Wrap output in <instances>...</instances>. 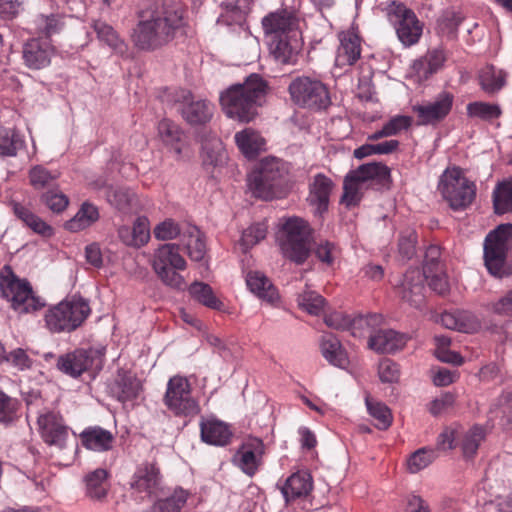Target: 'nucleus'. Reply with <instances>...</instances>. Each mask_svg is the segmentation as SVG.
Instances as JSON below:
<instances>
[{"label": "nucleus", "instance_id": "1", "mask_svg": "<svg viewBox=\"0 0 512 512\" xmlns=\"http://www.w3.org/2000/svg\"><path fill=\"white\" fill-rule=\"evenodd\" d=\"M184 11L181 6L163 5L143 14L134 29L135 45L143 50L155 49L172 40L184 26Z\"/></svg>", "mask_w": 512, "mask_h": 512}, {"label": "nucleus", "instance_id": "2", "mask_svg": "<svg viewBox=\"0 0 512 512\" xmlns=\"http://www.w3.org/2000/svg\"><path fill=\"white\" fill-rule=\"evenodd\" d=\"M266 93V84L256 74L250 75L243 84L233 85L220 95L225 115L239 122H249L257 115V107Z\"/></svg>", "mask_w": 512, "mask_h": 512}, {"label": "nucleus", "instance_id": "3", "mask_svg": "<svg viewBox=\"0 0 512 512\" xmlns=\"http://www.w3.org/2000/svg\"><path fill=\"white\" fill-rule=\"evenodd\" d=\"M288 169L283 161L267 157L248 175L247 186L253 196L271 200L285 194V177Z\"/></svg>", "mask_w": 512, "mask_h": 512}, {"label": "nucleus", "instance_id": "4", "mask_svg": "<svg viewBox=\"0 0 512 512\" xmlns=\"http://www.w3.org/2000/svg\"><path fill=\"white\" fill-rule=\"evenodd\" d=\"M484 264L488 272L502 278L509 274L508 259L512 251V224H500L484 240Z\"/></svg>", "mask_w": 512, "mask_h": 512}, {"label": "nucleus", "instance_id": "5", "mask_svg": "<svg viewBox=\"0 0 512 512\" xmlns=\"http://www.w3.org/2000/svg\"><path fill=\"white\" fill-rule=\"evenodd\" d=\"M310 234V227L305 220L289 217L281 222L277 241L287 258L301 264L310 252Z\"/></svg>", "mask_w": 512, "mask_h": 512}, {"label": "nucleus", "instance_id": "6", "mask_svg": "<svg viewBox=\"0 0 512 512\" xmlns=\"http://www.w3.org/2000/svg\"><path fill=\"white\" fill-rule=\"evenodd\" d=\"M187 262L180 254V247L175 243L159 246L153 253L152 268L158 278L174 289H182L185 280L180 272L185 270Z\"/></svg>", "mask_w": 512, "mask_h": 512}, {"label": "nucleus", "instance_id": "7", "mask_svg": "<svg viewBox=\"0 0 512 512\" xmlns=\"http://www.w3.org/2000/svg\"><path fill=\"white\" fill-rule=\"evenodd\" d=\"M89 313V305L84 300H65L51 307L44 320L52 333L71 332L83 323Z\"/></svg>", "mask_w": 512, "mask_h": 512}, {"label": "nucleus", "instance_id": "8", "mask_svg": "<svg viewBox=\"0 0 512 512\" xmlns=\"http://www.w3.org/2000/svg\"><path fill=\"white\" fill-rule=\"evenodd\" d=\"M390 176L389 168L382 163H367L348 173L344 179L342 203L347 207L356 206L370 181H384Z\"/></svg>", "mask_w": 512, "mask_h": 512}, {"label": "nucleus", "instance_id": "9", "mask_svg": "<svg viewBox=\"0 0 512 512\" xmlns=\"http://www.w3.org/2000/svg\"><path fill=\"white\" fill-rule=\"evenodd\" d=\"M438 189L454 210L469 206L476 195L475 184L458 167L447 168L443 172Z\"/></svg>", "mask_w": 512, "mask_h": 512}, {"label": "nucleus", "instance_id": "10", "mask_svg": "<svg viewBox=\"0 0 512 512\" xmlns=\"http://www.w3.org/2000/svg\"><path fill=\"white\" fill-rule=\"evenodd\" d=\"M162 101L176 107L183 119L191 125L205 124L213 115V105L204 99L195 98L185 89H167Z\"/></svg>", "mask_w": 512, "mask_h": 512}, {"label": "nucleus", "instance_id": "11", "mask_svg": "<svg viewBox=\"0 0 512 512\" xmlns=\"http://www.w3.org/2000/svg\"><path fill=\"white\" fill-rule=\"evenodd\" d=\"M292 101L304 108L320 110L331 103L327 86L317 77L299 76L288 87Z\"/></svg>", "mask_w": 512, "mask_h": 512}, {"label": "nucleus", "instance_id": "12", "mask_svg": "<svg viewBox=\"0 0 512 512\" xmlns=\"http://www.w3.org/2000/svg\"><path fill=\"white\" fill-rule=\"evenodd\" d=\"M0 289L3 297L19 313L37 311L44 306V303L33 295L29 283L18 279L8 266L1 272Z\"/></svg>", "mask_w": 512, "mask_h": 512}, {"label": "nucleus", "instance_id": "13", "mask_svg": "<svg viewBox=\"0 0 512 512\" xmlns=\"http://www.w3.org/2000/svg\"><path fill=\"white\" fill-rule=\"evenodd\" d=\"M105 348L77 349L58 358L57 367L66 375L79 377L88 370H101L104 362Z\"/></svg>", "mask_w": 512, "mask_h": 512}, {"label": "nucleus", "instance_id": "14", "mask_svg": "<svg viewBox=\"0 0 512 512\" xmlns=\"http://www.w3.org/2000/svg\"><path fill=\"white\" fill-rule=\"evenodd\" d=\"M164 403L175 415L194 416L200 411L197 401L192 397L188 379L182 376L169 379Z\"/></svg>", "mask_w": 512, "mask_h": 512}, {"label": "nucleus", "instance_id": "15", "mask_svg": "<svg viewBox=\"0 0 512 512\" xmlns=\"http://www.w3.org/2000/svg\"><path fill=\"white\" fill-rule=\"evenodd\" d=\"M389 19L396 29L398 39L405 46L416 44L422 35V25L415 13L402 3L393 2L389 7Z\"/></svg>", "mask_w": 512, "mask_h": 512}, {"label": "nucleus", "instance_id": "16", "mask_svg": "<svg viewBox=\"0 0 512 512\" xmlns=\"http://www.w3.org/2000/svg\"><path fill=\"white\" fill-rule=\"evenodd\" d=\"M56 49L50 39L33 37L28 39L22 48L24 64L32 70H41L51 64Z\"/></svg>", "mask_w": 512, "mask_h": 512}, {"label": "nucleus", "instance_id": "17", "mask_svg": "<svg viewBox=\"0 0 512 512\" xmlns=\"http://www.w3.org/2000/svg\"><path fill=\"white\" fill-rule=\"evenodd\" d=\"M265 445L260 438H247L234 455L233 461L248 476L256 474L263 462Z\"/></svg>", "mask_w": 512, "mask_h": 512}, {"label": "nucleus", "instance_id": "18", "mask_svg": "<svg viewBox=\"0 0 512 512\" xmlns=\"http://www.w3.org/2000/svg\"><path fill=\"white\" fill-rule=\"evenodd\" d=\"M425 273L418 268L408 270L397 286V294L402 301L413 308L421 309L425 302Z\"/></svg>", "mask_w": 512, "mask_h": 512}, {"label": "nucleus", "instance_id": "19", "mask_svg": "<svg viewBox=\"0 0 512 512\" xmlns=\"http://www.w3.org/2000/svg\"><path fill=\"white\" fill-rule=\"evenodd\" d=\"M262 27L267 41L287 34L301 33L298 20L286 10L271 12L262 19Z\"/></svg>", "mask_w": 512, "mask_h": 512}, {"label": "nucleus", "instance_id": "20", "mask_svg": "<svg viewBox=\"0 0 512 512\" xmlns=\"http://www.w3.org/2000/svg\"><path fill=\"white\" fill-rule=\"evenodd\" d=\"M38 425L42 438L49 445L64 448L68 438V427L62 417L54 412H48L38 417Z\"/></svg>", "mask_w": 512, "mask_h": 512}, {"label": "nucleus", "instance_id": "21", "mask_svg": "<svg viewBox=\"0 0 512 512\" xmlns=\"http://www.w3.org/2000/svg\"><path fill=\"white\" fill-rule=\"evenodd\" d=\"M303 41L301 33H295L268 41L270 54L282 64H293L302 49Z\"/></svg>", "mask_w": 512, "mask_h": 512}, {"label": "nucleus", "instance_id": "22", "mask_svg": "<svg viewBox=\"0 0 512 512\" xmlns=\"http://www.w3.org/2000/svg\"><path fill=\"white\" fill-rule=\"evenodd\" d=\"M452 103V95L442 93L431 103L413 106V111L418 116L419 124L428 125L446 117L451 110Z\"/></svg>", "mask_w": 512, "mask_h": 512}, {"label": "nucleus", "instance_id": "23", "mask_svg": "<svg viewBox=\"0 0 512 512\" xmlns=\"http://www.w3.org/2000/svg\"><path fill=\"white\" fill-rule=\"evenodd\" d=\"M117 235L119 240L128 247H143L150 239V224L148 218L140 216L131 226H119L117 229Z\"/></svg>", "mask_w": 512, "mask_h": 512}, {"label": "nucleus", "instance_id": "24", "mask_svg": "<svg viewBox=\"0 0 512 512\" xmlns=\"http://www.w3.org/2000/svg\"><path fill=\"white\" fill-rule=\"evenodd\" d=\"M408 336L392 329L375 332L368 341L369 347L379 353H393L404 348Z\"/></svg>", "mask_w": 512, "mask_h": 512}, {"label": "nucleus", "instance_id": "25", "mask_svg": "<svg viewBox=\"0 0 512 512\" xmlns=\"http://www.w3.org/2000/svg\"><path fill=\"white\" fill-rule=\"evenodd\" d=\"M332 189L333 182L326 175L319 173L313 177L309 184L308 201L315 207L316 214L321 215L327 210Z\"/></svg>", "mask_w": 512, "mask_h": 512}, {"label": "nucleus", "instance_id": "26", "mask_svg": "<svg viewBox=\"0 0 512 512\" xmlns=\"http://www.w3.org/2000/svg\"><path fill=\"white\" fill-rule=\"evenodd\" d=\"M340 45L336 54V65L339 67L354 64L361 55L359 36L352 30L339 34Z\"/></svg>", "mask_w": 512, "mask_h": 512}, {"label": "nucleus", "instance_id": "27", "mask_svg": "<svg viewBox=\"0 0 512 512\" xmlns=\"http://www.w3.org/2000/svg\"><path fill=\"white\" fill-rule=\"evenodd\" d=\"M157 130L163 144L180 157L186 149L185 136L181 128L173 121L163 119L159 122Z\"/></svg>", "mask_w": 512, "mask_h": 512}, {"label": "nucleus", "instance_id": "28", "mask_svg": "<svg viewBox=\"0 0 512 512\" xmlns=\"http://www.w3.org/2000/svg\"><path fill=\"white\" fill-rule=\"evenodd\" d=\"M246 284L251 293L270 304L279 300V294L271 280L261 271H249Z\"/></svg>", "mask_w": 512, "mask_h": 512}, {"label": "nucleus", "instance_id": "29", "mask_svg": "<svg viewBox=\"0 0 512 512\" xmlns=\"http://www.w3.org/2000/svg\"><path fill=\"white\" fill-rule=\"evenodd\" d=\"M439 254L436 246H431L427 251V257H431V263H427L422 271L425 273V280L428 281L430 288L438 294H444L449 289V283L445 272L438 262H434Z\"/></svg>", "mask_w": 512, "mask_h": 512}, {"label": "nucleus", "instance_id": "30", "mask_svg": "<svg viewBox=\"0 0 512 512\" xmlns=\"http://www.w3.org/2000/svg\"><path fill=\"white\" fill-rule=\"evenodd\" d=\"M141 388V382L134 374L120 370L111 386V393L119 401L125 402L135 399L139 395Z\"/></svg>", "mask_w": 512, "mask_h": 512}, {"label": "nucleus", "instance_id": "31", "mask_svg": "<svg viewBox=\"0 0 512 512\" xmlns=\"http://www.w3.org/2000/svg\"><path fill=\"white\" fill-rule=\"evenodd\" d=\"M200 428L202 440L214 446L227 445L232 435L226 423L214 418L203 420L200 424Z\"/></svg>", "mask_w": 512, "mask_h": 512}, {"label": "nucleus", "instance_id": "32", "mask_svg": "<svg viewBox=\"0 0 512 512\" xmlns=\"http://www.w3.org/2000/svg\"><path fill=\"white\" fill-rule=\"evenodd\" d=\"M440 322L447 329L464 333H471L479 326L476 317L472 313L460 310L442 313Z\"/></svg>", "mask_w": 512, "mask_h": 512}, {"label": "nucleus", "instance_id": "33", "mask_svg": "<svg viewBox=\"0 0 512 512\" xmlns=\"http://www.w3.org/2000/svg\"><path fill=\"white\" fill-rule=\"evenodd\" d=\"M159 484V471L153 464H144L137 468L131 481V487L147 495L152 494Z\"/></svg>", "mask_w": 512, "mask_h": 512}, {"label": "nucleus", "instance_id": "34", "mask_svg": "<svg viewBox=\"0 0 512 512\" xmlns=\"http://www.w3.org/2000/svg\"><path fill=\"white\" fill-rule=\"evenodd\" d=\"M321 353L323 357L332 365L345 369L348 364V356L343 349L339 339L332 334L322 336L320 342Z\"/></svg>", "mask_w": 512, "mask_h": 512}, {"label": "nucleus", "instance_id": "35", "mask_svg": "<svg viewBox=\"0 0 512 512\" xmlns=\"http://www.w3.org/2000/svg\"><path fill=\"white\" fill-rule=\"evenodd\" d=\"M235 142L246 158H254L261 151L265 150L264 138L252 128H245L237 132L235 134Z\"/></svg>", "mask_w": 512, "mask_h": 512}, {"label": "nucleus", "instance_id": "36", "mask_svg": "<svg viewBox=\"0 0 512 512\" xmlns=\"http://www.w3.org/2000/svg\"><path fill=\"white\" fill-rule=\"evenodd\" d=\"M80 437L84 447L97 452L110 450L114 440L110 431L98 426L85 429Z\"/></svg>", "mask_w": 512, "mask_h": 512}, {"label": "nucleus", "instance_id": "37", "mask_svg": "<svg viewBox=\"0 0 512 512\" xmlns=\"http://www.w3.org/2000/svg\"><path fill=\"white\" fill-rule=\"evenodd\" d=\"M313 482L309 473L299 471L292 474L282 487L286 501L308 495L312 490Z\"/></svg>", "mask_w": 512, "mask_h": 512}, {"label": "nucleus", "instance_id": "38", "mask_svg": "<svg viewBox=\"0 0 512 512\" xmlns=\"http://www.w3.org/2000/svg\"><path fill=\"white\" fill-rule=\"evenodd\" d=\"M182 244L187 250V254L192 261H201L206 254V244L203 234L196 227L189 225L182 231Z\"/></svg>", "mask_w": 512, "mask_h": 512}, {"label": "nucleus", "instance_id": "39", "mask_svg": "<svg viewBox=\"0 0 512 512\" xmlns=\"http://www.w3.org/2000/svg\"><path fill=\"white\" fill-rule=\"evenodd\" d=\"M99 217L98 207L90 202H84L77 213L64 226L70 232H78L92 226L98 221Z\"/></svg>", "mask_w": 512, "mask_h": 512}, {"label": "nucleus", "instance_id": "40", "mask_svg": "<svg viewBox=\"0 0 512 512\" xmlns=\"http://www.w3.org/2000/svg\"><path fill=\"white\" fill-rule=\"evenodd\" d=\"M188 292L195 301L209 309L221 311L224 308L223 302L216 296L212 287L204 282H193Z\"/></svg>", "mask_w": 512, "mask_h": 512}, {"label": "nucleus", "instance_id": "41", "mask_svg": "<svg viewBox=\"0 0 512 512\" xmlns=\"http://www.w3.org/2000/svg\"><path fill=\"white\" fill-rule=\"evenodd\" d=\"M246 12L234 1H227L222 4V13L218 17L217 23L219 25H226L243 30L248 34L245 28Z\"/></svg>", "mask_w": 512, "mask_h": 512}, {"label": "nucleus", "instance_id": "42", "mask_svg": "<svg viewBox=\"0 0 512 512\" xmlns=\"http://www.w3.org/2000/svg\"><path fill=\"white\" fill-rule=\"evenodd\" d=\"M106 198L112 206L123 212H131L139 206L135 194L123 187L109 188L106 192Z\"/></svg>", "mask_w": 512, "mask_h": 512}, {"label": "nucleus", "instance_id": "43", "mask_svg": "<svg viewBox=\"0 0 512 512\" xmlns=\"http://www.w3.org/2000/svg\"><path fill=\"white\" fill-rule=\"evenodd\" d=\"M13 210L15 215L35 233L44 237H49L53 234L52 227L27 207L19 203H15L13 205Z\"/></svg>", "mask_w": 512, "mask_h": 512}, {"label": "nucleus", "instance_id": "44", "mask_svg": "<svg viewBox=\"0 0 512 512\" xmlns=\"http://www.w3.org/2000/svg\"><path fill=\"white\" fill-rule=\"evenodd\" d=\"M481 88L488 94L501 90L506 83V73L493 65L485 66L479 74Z\"/></svg>", "mask_w": 512, "mask_h": 512}, {"label": "nucleus", "instance_id": "45", "mask_svg": "<svg viewBox=\"0 0 512 512\" xmlns=\"http://www.w3.org/2000/svg\"><path fill=\"white\" fill-rule=\"evenodd\" d=\"M35 29L49 39L64 27V17L59 13L39 14L34 19Z\"/></svg>", "mask_w": 512, "mask_h": 512}, {"label": "nucleus", "instance_id": "46", "mask_svg": "<svg viewBox=\"0 0 512 512\" xmlns=\"http://www.w3.org/2000/svg\"><path fill=\"white\" fill-rule=\"evenodd\" d=\"M189 497L188 491L177 488L166 499L157 501L146 512H181Z\"/></svg>", "mask_w": 512, "mask_h": 512}, {"label": "nucleus", "instance_id": "47", "mask_svg": "<svg viewBox=\"0 0 512 512\" xmlns=\"http://www.w3.org/2000/svg\"><path fill=\"white\" fill-rule=\"evenodd\" d=\"M224 159L223 143L217 136H210L202 141V160L205 165L218 166Z\"/></svg>", "mask_w": 512, "mask_h": 512}, {"label": "nucleus", "instance_id": "48", "mask_svg": "<svg viewBox=\"0 0 512 512\" xmlns=\"http://www.w3.org/2000/svg\"><path fill=\"white\" fill-rule=\"evenodd\" d=\"M107 476L105 469H96L86 476V490L90 498L101 500L107 495Z\"/></svg>", "mask_w": 512, "mask_h": 512}, {"label": "nucleus", "instance_id": "49", "mask_svg": "<svg viewBox=\"0 0 512 512\" xmlns=\"http://www.w3.org/2000/svg\"><path fill=\"white\" fill-rule=\"evenodd\" d=\"M493 203L497 214L512 211V178L496 186L493 192Z\"/></svg>", "mask_w": 512, "mask_h": 512}, {"label": "nucleus", "instance_id": "50", "mask_svg": "<svg viewBox=\"0 0 512 512\" xmlns=\"http://www.w3.org/2000/svg\"><path fill=\"white\" fill-rule=\"evenodd\" d=\"M298 306L311 315H319L325 307V299L316 291L306 288L297 297Z\"/></svg>", "mask_w": 512, "mask_h": 512}, {"label": "nucleus", "instance_id": "51", "mask_svg": "<svg viewBox=\"0 0 512 512\" xmlns=\"http://www.w3.org/2000/svg\"><path fill=\"white\" fill-rule=\"evenodd\" d=\"M485 432L480 426H473L461 435L460 446L465 457H472L481 442L484 440Z\"/></svg>", "mask_w": 512, "mask_h": 512}, {"label": "nucleus", "instance_id": "52", "mask_svg": "<svg viewBox=\"0 0 512 512\" xmlns=\"http://www.w3.org/2000/svg\"><path fill=\"white\" fill-rule=\"evenodd\" d=\"M23 145L24 141L16 131L8 128H0L1 156H15Z\"/></svg>", "mask_w": 512, "mask_h": 512}, {"label": "nucleus", "instance_id": "53", "mask_svg": "<svg viewBox=\"0 0 512 512\" xmlns=\"http://www.w3.org/2000/svg\"><path fill=\"white\" fill-rule=\"evenodd\" d=\"M366 406L370 416L376 421L375 426L378 429L385 430L391 425L392 414L385 404L366 398Z\"/></svg>", "mask_w": 512, "mask_h": 512}, {"label": "nucleus", "instance_id": "54", "mask_svg": "<svg viewBox=\"0 0 512 512\" xmlns=\"http://www.w3.org/2000/svg\"><path fill=\"white\" fill-rule=\"evenodd\" d=\"M267 225L265 222L255 223L242 232L240 245L244 252L258 244L266 237Z\"/></svg>", "mask_w": 512, "mask_h": 512}, {"label": "nucleus", "instance_id": "55", "mask_svg": "<svg viewBox=\"0 0 512 512\" xmlns=\"http://www.w3.org/2000/svg\"><path fill=\"white\" fill-rule=\"evenodd\" d=\"M467 113L471 117H478L483 120H492L501 115V109L496 104L473 102L468 104Z\"/></svg>", "mask_w": 512, "mask_h": 512}, {"label": "nucleus", "instance_id": "56", "mask_svg": "<svg viewBox=\"0 0 512 512\" xmlns=\"http://www.w3.org/2000/svg\"><path fill=\"white\" fill-rule=\"evenodd\" d=\"M461 21L462 16L459 13L447 10L437 20V30L444 36H454Z\"/></svg>", "mask_w": 512, "mask_h": 512}, {"label": "nucleus", "instance_id": "57", "mask_svg": "<svg viewBox=\"0 0 512 512\" xmlns=\"http://www.w3.org/2000/svg\"><path fill=\"white\" fill-rule=\"evenodd\" d=\"M436 458L435 451L429 448H421L415 451L407 461L408 470L417 473L426 468Z\"/></svg>", "mask_w": 512, "mask_h": 512}, {"label": "nucleus", "instance_id": "58", "mask_svg": "<svg viewBox=\"0 0 512 512\" xmlns=\"http://www.w3.org/2000/svg\"><path fill=\"white\" fill-rule=\"evenodd\" d=\"M58 176V173H52L40 165L34 166L29 172L30 183L35 189L50 186Z\"/></svg>", "mask_w": 512, "mask_h": 512}, {"label": "nucleus", "instance_id": "59", "mask_svg": "<svg viewBox=\"0 0 512 512\" xmlns=\"http://www.w3.org/2000/svg\"><path fill=\"white\" fill-rule=\"evenodd\" d=\"M42 200L50 210L56 213L65 210L69 204L68 197L59 189L47 191L42 195Z\"/></svg>", "mask_w": 512, "mask_h": 512}, {"label": "nucleus", "instance_id": "60", "mask_svg": "<svg viewBox=\"0 0 512 512\" xmlns=\"http://www.w3.org/2000/svg\"><path fill=\"white\" fill-rule=\"evenodd\" d=\"M363 322L362 318L352 321L349 316L342 312H332L325 317L326 325L336 330H346L352 326L361 325Z\"/></svg>", "mask_w": 512, "mask_h": 512}, {"label": "nucleus", "instance_id": "61", "mask_svg": "<svg viewBox=\"0 0 512 512\" xmlns=\"http://www.w3.org/2000/svg\"><path fill=\"white\" fill-rule=\"evenodd\" d=\"M182 231L179 226L171 219H167L157 224L153 230L154 236L158 240H172L178 235L182 237Z\"/></svg>", "mask_w": 512, "mask_h": 512}, {"label": "nucleus", "instance_id": "62", "mask_svg": "<svg viewBox=\"0 0 512 512\" xmlns=\"http://www.w3.org/2000/svg\"><path fill=\"white\" fill-rule=\"evenodd\" d=\"M18 401L0 390V422L10 423L15 417Z\"/></svg>", "mask_w": 512, "mask_h": 512}, {"label": "nucleus", "instance_id": "63", "mask_svg": "<svg viewBox=\"0 0 512 512\" xmlns=\"http://www.w3.org/2000/svg\"><path fill=\"white\" fill-rule=\"evenodd\" d=\"M378 375L384 383L397 382L400 376L398 365L390 359H383L378 365Z\"/></svg>", "mask_w": 512, "mask_h": 512}, {"label": "nucleus", "instance_id": "64", "mask_svg": "<svg viewBox=\"0 0 512 512\" xmlns=\"http://www.w3.org/2000/svg\"><path fill=\"white\" fill-rule=\"evenodd\" d=\"M436 73L432 67L428 66V61L424 56L416 59L410 68V77L416 82H422L427 80L431 75Z\"/></svg>", "mask_w": 512, "mask_h": 512}]
</instances>
